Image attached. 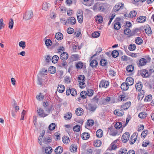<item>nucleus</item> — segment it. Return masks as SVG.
<instances>
[{"label": "nucleus", "mask_w": 154, "mask_h": 154, "mask_svg": "<svg viewBox=\"0 0 154 154\" xmlns=\"http://www.w3.org/2000/svg\"><path fill=\"white\" fill-rule=\"evenodd\" d=\"M105 4L103 3H97L94 5L93 9L94 11L103 12L105 10Z\"/></svg>", "instance_id": "obj_1"}, {"label": "nucleus", "mask_w": 154, "mask_h": 154, "mask_svg": "<svg viewBox=\"0 0 154 154\" xmlns=\"http://www.w3.org/2000/svg\"><path fill=\"white\" fill-rule=\"evenodd\" d=\"M33 16V14L32 11H27L24 14L23 18L25 20H28L31 19Z\"/></svg>", "instance_id": "obj_2"}, {"label": "nucleus", "mask_w": 154, "mask_h": 154, "mask_svg": "<svg viewBox=\"0 0 154 154\" xmlns=\"http://www.w3.org/2000/svg\"><path fill=\"white\" fill-rule=\"evenodd\" d=\"M109 85V82L106 80H101L99 84V87L100 88H106Z\"/></svg>", "instance_id": "obj_3"}, {"label": "nucleus", "mask_w": 154, "mask_h": 154, "mask_svg": "<svg viewBox=\"0 0 154 154\" xmlns=\"http://www.w3.org/2000/svg\"><path fill=\"white\" fill-rule=\"evenodd\" d=\"M138 135V134L137 132H134L130 140V143L131 144H133L135 142Z\"/></svg>", "instance_id": "obj_4"}, {"label": "nucleus", "mask_w": 154, "mask_h": 154, "mask_svg": "<svg viewBox=\"0 0 154 154\" xmlns=\"http://www.w3.org/2000/svg\"><path fill=\"white\" fill-rule=\"evenodd\" d=\"M123 4L120 3H118L114 7L113 11L114 12H116L121 9H122L123 8Z\"/></svg>", "instance_id": "obj_5"}, {"label": "nucleus", "mask_w": 154, "mask_h": 154, "mask_svg": "<svg viewBox=\"0 0 154 154\" xmlns=\"http://www.w3.org/2000/svg\"><path fill=\"white\" fill-rule=\"evenodd\" d=\"M38 115L41 117H45L48 115L46 112H44V110L42 108H39L37 110Z\"/></svg>", "instance_id": "obj_6"}, {"label": "nucleus", "mask_w": 154, "mask_h": 154, "mask_svg": "<svg viewBox=\"0 0 154 154\" xmlns=\"http://www.w3.org/2000/svg\"><path fill=\"white\" fill-rule=\"evenodd\" d=\"M130 137V135L128 132H126L122 136V140L123 142L125 143L128 140Z\"/></svg>", "instance_id": "obj_7"}, {"label": "nucleus", "mask_w": 154, "mask_h": 154, "mask_svg": "<svg viewBox=\"0 0 154 154\" xmlns=\"http://www.w3.org/2000/svg\"><path fill=\"white\" fill-rule=\"evenodd\" d=\"M107 131L109 133V134L112 136H115L118 133L117 131L115 130L111 127L108 128Z\"/></svg>", "instance_id": "obj_8"}, {"label": "nucleus", "mask_w": 154, "mask_h": 154, "mask_svg": "<svg viewBox=\"0 0 154 154\" xmlns=\"http://www.w3.org/2000/svg\"><path fill=\"white\" fill-rule=\"evenodd\" d=\"M152 70H150L149 72L147 70H143L141 73V74L143 77H148L151 74V72H150Z\"/></svg>", "instance_id": "obj_9"}, {"label": "nucleus", "mask_w": 154, "mask_h": 154, "mask_svg": "<svg viewBox=\"0 0 154 154\" xmlns=\"http://www.w3.org/2000/svg\"><path fill=\"white\" fill-rule=\"evenodd\" d=\"M67 23L68 24H70L71 25L75 24L76 23V20L74 17H69L67 19Z\"/></svg>", "instance_id": "obj_10"}, {"label": "nucleus", "mask_w": 154, "mask_h": 154, "mask_svg": "<svg viewBox=\"0 0 154 154\" xmlns=\"http://www.w3.org/2000/svg\"><path fill=\"white\" fill-rule=\"evenodd\" d=\"M51 7V5L47 2H44L42 6V9L45 11L48 10Z\"/></svg>", "instance_id": "obj_11"}, {"label": "nucleus", "mask_w": 154, "mask_h": 154, "mask_svg": "<svg viewBox=\"0 0 154 154\" xmlns=\"http://www.w3.org/2000/svg\"><path fill=\"white\" fill-rule=\"evenodd\" d=\"M131 105V102H128L126 103L125 104L122 105L121 108L122 110H127L130 106Z\"/></svg>", "instance_id": "obj_12"}, {"label": "nucleus", "mask_w": 154, "mask_h": 154, "mask_svg": "<svg viewBox=\"0 0 154 154\" xmlns=\"http://www.w3.org/2000/svg\"><path fill=\"white\" fill-rule=\"evenodd\" d=\"M146 20V17L145 16H140L138 17L136 20L137 23H142L144 22Z\"/></svg>", "instance_id": "obj_13"}, {"label": "nucleus", "mask_w": 154, "mask_h": 154, "mask_svg": "<svg viewBox=\"0 0 154 154\" xmlns=\"http://www.w3.org/2000/svg\"><path fill=\"white\" fill-rule=\"evenodd\" d=\"M114 113L115 115H117L118 116H122L124 114V112L123 110L121 109H116L114 111Z\"/></svg>", "instance_id": "obj_14"}, {"label": "nucleus", "mask_w": 154, "mask_h": 154, "mask_svg": "<svg viewBox=\"0 0 154 154\" xmlns=\"http://www.w3.org/2000/svg\"><path fill=\"white\" fill-rule=\"evenodd\" d=\"M126 82L128 85L131 86L133 84L134 80L132 78L130 77L126 79Z\"/></svg>", "instance_id": "obj_15"}, {"label": "nucleus", "mask_w": 154, "mask_h": 154, "mask_svg": "<svg viewBox=\"0 0 154 154\" xmlns=\"http://www.w3.org/2000/svg\"><path fill=\"white\" fill-rule=\"evenodd\" d=\"M97 107L96 106L92 104H89L88 105V109L90 111L94 112L96 109Z\"/></svg>", "instance_id": "obj_16"}, {"label": "nucleus", "mask_w": 154, "mask_h": 154, "mask_svg": "<svg viewBox=\"0 0 154 154\" xmlns=\"http://www.w3.org/2000/svg\"><path fill=\"white\" fill-rule=\"evenodd\" d=\"M68 57V54L66 52L62 53L60 56V58L63 60H66Z\"/></svg>", "instance_id": "obj_17"}, {"label": "nucleus", "mask_w": 154, "mask_h": 154, "mask_svg": "<svg viewBox=\"0 0 154 154\" xmlns=\"http://www.w3.org/2000/svg\"><path fill=\"white\" fill-rule=\"evenodd\" d=\"M75 112L77 116H80L83 114V110L81 108H78L76 109Z\"/></svg>", "instance_id": "obj_18"}, {"label": "nucleus", "mask_w": 154, "mask_h": 154, "mask_svg": "<svg viewBox=\"0 0 154 154\" xmlns=\"http://www.w3.org/2000/svg\"><path fill=\"white\" fill-rule=\"evenodd\" d=\"M55 37L57 40H61L63 38V35L61 32H58L56 33Z\"/></svg>", "instance_id": "obj_19"}, {"label": "nucleus", "mask_w": 154, "mask_h": 154, "mask_svg": "<svg viewBox=\"0 0 154 154\" xmlns=\"http://www.w3.org/2000/svg\"><path fill=\"white\" fill-rule=\"evenodd\" d=\"M62 141L65 144H67L70 142V140L69 137L67 136H64L62 138Z\"/></svg>", "instance_id": "obj_20"}, {"label": "nucleus", "mask_w": 154, "mask_h": 154, "mask_svg": "<svg viewBox=\"0 0 154 154\" xmlns=\"http://www.w3.org/2000/svg\"><path fill=\"white\" fill-rule=\"evenodd\" d=\"M63 152V148L60 146L57 147L55 149V152L56 154H60Z\"/></svg>", "instance_id": "obj_21"}, {"label": "nucleus", "mask_w": 154, "mask_h": 154, "mask_svg": "<svg viewBox=\"0 0 154 154\" xmlns=\"http://www.w3.org/2000/svg\"><path fill=\"white\" fill-rule=\"evenodd\" d=\"M65 89V87L63 85H59L57 88V90L60 93H62L63 92Z\"/></svg>", "instance_id": "obj_22"}, {"label": "nucleus", "mask_w": 154, "mask_h": 154, "mask_svg": "<svg viewBox=\"0 0 154 154\" xmlns=\"http://www.w3.org/2000/svg\"><path fill=\"white\" fill-rule=\"evenodd\" d=\"M142 85L141 82L137 83L135 85V88L137 91H140L142 88Z\"/></svg>", "instance_id": "obj_23"}, {"label": "nucleus", "mask_w": 154, "mask_h": 154, "mask_svg": "<svg viewBox=\"0 0 154 154\" xmlns=\"http://www.w3.org/2000/svg\"><path fill=\"white\" fill-rule=\"evenodd\" d=\"M121 88L123 90L126 91L128 88V85L126 83H123L121 86Z\"/></svg>", "instance_id": "obj_24"}, {"label": "nucleus", "mask_w": 154, "mask_h": 154, "mask_svg": "<svg viewBox=\"0 0 154 154\" xmlns=\"http://www.w3.org/2000/svg\"><path fill=\"white\" fill-rule=\"evenodd\" d=\"M145 32L148 35H150L151 34L152 31L150 27L148 26L144 29Z\"/></svg>", "instance_id": "obj_25"}, {"label": "nucleus", "mask_w": 154, "mask_h": 154, "mask_svg": "<svg viewBox=\"0 0 154 154\" xmlns=\"http://www.w3.org/2000/svg\"><path fill=\"white\" fill-rule=\"evenodd\" d=\"M76 67L78 69H80L82 68L84 66H85L83 63L81 62H79L76 64Z\"/></svg>", "instance_id": "obj_26"}, {"label": "nucleus", "mask_w": 154, "mask_h": 154, "mask_svg": "<svg viewBox=\"0 0 154 154\" xmlns=\"http://www.w3.org/2000/svg\"><path fill=\"white\" fill-rule=\"evenodd\" d=\"M117 141H115L111 144L110 147L109 148V150L115 149L117 148V145H116L115 143Z\"/></svg>", "instance_id": "obj_27"}, {"label": "nucleus", "mask_w": 154, "mask_h": 154, "mask_svg": "<svg viewBox=\"0 0 154 154\" xmlns=\"http://www.w3.org/2000/svg\"><path fill=\"white\" fill-rule=\"evenodd\" d=\"M146 60L145 58H142L139 60V65L140 66H144L146 64Z\"/></svg>", "instance_id": "obj_28"}, {"label": "nucleus", "mask_w": 154, "mask_h": 154, "mask_svg": "<svg viewBox=\"0 0 154 154\" xmlns=\"http://www.w3.org/2000/svg\"><path fill=\"white\" fill-rule=\"evenodd\" d=\"M103 135V131L101 129L97 130L96 132L97 136L99 138L102 137Z\"/></svg>", "instance_id": "obj_29"}, {"label": "nucleus", "mask_w": 154, "mask_h": 154, "mask_svg": "<svg viewBox=\"0 0 154 154\" xmlns=\"http://www.w3.org/2000/svg\"><path fill=\"white\" fill-rule=\"evenodd\" d=\"M78 80L79 83H82L85 81V78L84 75H80L78 77Z\"/></svg>", "instance_id": "obj_30"}, {"label": "nucleus", "mask_w": 154, "mask_h": 154, "mask_svg": "<svg viewBox=\"0 0 154 154\" xmlns=\"http://www.w3.org/2000/svg\"><path fill=\"white\" fill-rule=\"evenodd\" d=\"M102 144V142L100 140H95L94 143V146L96 147H100Z\"/></svg>", "instance_id": "obj_31"}, {"label": "nucleus", "mask_w": 154, "mask_h": 154, "mask_svg": "<svg viewBox=\"0 0 154 154\" xmlns=\"http://www.w3.org/2000/svg\"><path fill=\"white\" fill-rule=\"evenodd\" d=\"M90 135L88 133H84L82 134V138L84 140H86L89 138Z\"/></svg>", "instance_id": "obj_32"}, {"label": "nucleus", "mask_w": 154, "mask_h": 154, "mask_svg": "<svg viewBox=\"0 0 154 154\" xmlns=\"http://www.w3.org/2000/svg\"><path fill=\"white\" fill-rule=\"evenodd\" d=\"M147 116L146 113L144 112H140L138 115V117L141 119H144Z\"/></svg>", "instance_id": "obj_33"}, {"label": "nucleus", "mask_w": 154, "mask_h": 154, "mask_svg": "<svg viewBox=\"0 0 154 154\" xmlns=\"http://www.w3.org/2000/svg\"><path fill=\"white\" fill-rule=\"evenodd\" d=\"M98 63L96 60H93L91 61L90 63V66L92 67H96Z\"/></svg>", "instance_id": "obj_34"}, {"label": "nucleus", "mask_w": 154, "mask_h": 154, "mask_svg": "<svg viewBox=\"0 0 154 154\" xmlns=\"http://www.w3.org/2000/svg\"><path fill=\"white\" fill-rule=\"evenodd\" d=\"M77 149V147L76 145H72L70 147V150L71 152H76Z\"/></svg>", "instance_id": "obj_35"}, {"label": "nucleus", "mask_w": 154, "mask_h": 154, "mask_svg": "<svg viewBox=\"0 0 154 154\" xmlns=\"http://www.w3.org/2000/svg\"><path fill=\"white\" fill-rule=\"evenodd\" d=\"M135 43L137 45H141L142 43L143 40L140 37H137L135 39Z\"/></svg>", "instance_id": "obj_36"}, {"label": "nucleus", "mask_w": 154, "mask_h": 154, "mask_svg": "<svg viewBox=\"0 0 154 154\" xmlns=\"http://www.w3.org/2000/svg\"><path fill=\"white\" fill-rule=\"evenodd\" d=\"M121 25L119 22L116 23L114 24V28L116 30H119L121 27Z\"/></svg>", "instance_id": "obj_37"}, {"label": "nucleus", "mask_w": 154, "mask_h": 154, "mask_svg": "<svg viewBox=\"0 0 154 154\" xmlns=\"http://www.w3.org/2000/svg\"><path fill=\"white\" fill-rule=\"evenodd\" d=\"M111 100L110 97H107L105 98L103 101V103L104 105H106L108 104V103Z\"/></svg>", "instance_id": "obj_38"}, {"label": "nucleus", "mask_w": 154, "mask_h": 154, "mask_svg": "<svg viewBox=\"0 0 154 154\" xmlns=\"http://www.w3.org/2000/svg\"><path fill=\"white\" fill-rule=\"evenodd\" d=\"M100 64L102 66H106L107 64V60L104 59H101L100 61Z\"/></svg>", "instance_id": "obj_39"}, {"label": "nucleus", "mask_w": 154, "mask_h": 154, "mask_svg": "<svg viewBox=\"0 0 154 154\" xmlns=\"http://www.w3.org/2000/svg\"><path fill=\"white\" fill-rule=\"evenodd\" d=\"M127 150L125 148L121 149L119 152V154H127Z\"/></svg>", "instance_id": "obj_40"}, {"label": "nucleus", "mask_w": 154, "mask_h": 154, "mask_svg": "<svg viewBox=\"0 0 154 154\" xmlns=\"http://www.w3.org/2000/svg\"><path fill=\"white\" fill-rule=\"evenodd\" d=\"M44 95L42 93H40L39 95L37 96L36 98L38 100L40 101L44 99Z\"/></svg>", "instance_id": "obj_41"}, {"label": "nucleus", "mask_w": 154, "mask_h": 154, "mask_svg": "<svg viewBox=\"0 0 154 154\" xmlns=\"http://www.w3.org/2000/svg\"><path fill=\"white\" fill-rule=\"evenodd\" d=\"M59 59V57L58 56L54 55L52 59V62L54 63H56L58 61Z\"/></svg>", "instance_id": "obj_42"}, {"label": "nucleus", "mask_w": 154, "mask_h": 154, "mask_svg": "<svg viewBox=\"0 0 154 154\" xmlns=\"http://www.w3.org/2000/svg\"><path fill=\"white\" fill-rule=\"evenodd\" d=\"M52 152V149L51 147H47L45 149V153L47 154H50Z\"/></svg>", "instance_id": "obj_43"}, {"label": "nucleus", "mask_w": 154, "mask_h": 154, "mask_svg": "<svg viewBox=\"0 0 154 154\" xmlns=\"http://www.w3.org/2000/svg\"><path fill=\"white\" fill-rule=\"evenodd\" d=\"M136 46L134 44L130 45L128 48V49L130 51H134L135 50Z\"/></svg>", "instance_id": "obj_44"}, {"label": "nucleus", "mask_w": 154, "mask_h": 154, "mask_svg": "<svg viewBox=\"0 0 154 154\" xmlns=\"http://www.w3.org/2000/svg\"><path fill=\"white\" fill-rule=\"evenodd\" d=\"M148 133V131L147 130H145L143 131L141 134V137L142 138H144L146 136Z\"/></svg>", "instance_id": "obj_45"}, {"label": "nucleus", "mask_w": 154, "mask_h": 154, "mask_svg": "<svg viewBox=\"0 0 154 154\" xmlns=\"http://www.w3.org/2000/svg\"><path fill=\"white\" fill-rule=\"evenodd\" d=\"M126 70L128 72H131L134 70V66L132 65H128L127 67Z\"/></svg>", "instance_id": "obj_46"}, {"label": "nucleus", "mask_w": 154, "mask_h": 154, "mask_svg": "<svg viewBox=\"0 0 154 154\" xmlns=\"http://www.w3.org/2000/svg\"><path fill=\"white\" fill-rule=\"evenodd\" d=\"M56 69L55 67L51 66L49 68V72L51 74H53L56 71Z\"/></svg>", "instance_id": "obj_47"}, {"label": "nucleus", "mask_w": 154, "mask_h": 154, "mask_svg": "<svg viewBox=\"0 0 154 154\" xmlns=\"http://www.w3.org/2000/svg\"><path fill=\"white\" fill-rule=\"evenodd\" d=\"M72 113L70 112H68V113L66 114L64 117L66 119H69L72 117Z\"/></svg>", "instance_id": "obj_48"}, {"label": "nucleus", "mask_w": 154, "mask_h": 154, "mask_svg": "<svg viewBox=\"0 0 154 154\" xmlns=\"http://www.w3.org/2000/svg\"><path fill=\"white\" fill-rule=\"evenodd\" d=\"M152 98V95H149L145 97L144 101L145 102H146L150 101L151 100Z\"/></svg>", "instance_id": "obj_49"}, {"label": "nucleus", "mask_w": 154, "mask_h": 154, "mask_svg": "<svg viewBox=\"0 0 154 154\" xmlns=\"http://www.w3.org/2000/svg\"><path fill=\"white\" fill-rule=\"evenodd\" d=\"M94 93V91L91 89L87 91V96H88L89 97H90L92 96Z\"/></svg>", "instance_id": "obj_50"}, {"label": "nucleus", "mask_w": 154, "mask_h": 154, "mask_svg": "<svg viewBox=\"0 0 154 154\" xmlns=\"http://www.w3.org/2000/svg\"><path fill=\"white\" fill-rule=\"evenodd\" d=\"M119 55L118 52L116 50L113 51L112 53V57L114 58L116 57Z\"/></svg>", "instance_id": "obj_51"}, {"label": "nucleus", "mask_w": 154, "mask_h": 154, "mask_svg": "<svg viewBox=\"0 0 154 154\" xmlns=\"http://www.w3.org/2000/svg\"><path fill=\"white\" fill-rule=\"evenodd\" d=\"M19 45L20 47L24 49L26 47V43L24 41H21L19 42Z\"/></svg>", "instance_id": "obj_52"}, {"label": "nucleus", "mask_w": 154, "mask_h": 154, "mask_svg": "<svg viewBox=\"0 0 154 154\" xmlns=\"http://www.w3.org/2000/svg\"><path fill=\"white\" fill-rule=\"evenodd\" d=\"M114 126L116 129H119L122 127V124L120 122H117L115 124Z\"/></svg>", "instance_id": "obj_53"}, {"label": "nucleus", "mask_w": 154, "mask_h": 154, "mask_svg": "<svg viewBox=\"0 0 154 154\" xmlns=\"http://www.w3.org/2000/svg\"><path fill=\"white\" fill-rule=\"evenodd\" d=\"M80 127L79 125H76L73 127V130L74 131L79 132L80 131Z\"/></svg>", "instance_id": "obj_54"}, {"label": "nucleus", "mask_w": 154, "mask_h": 154, "mask_svg": "<svg viewBox=\"0 0 154 154\" xmlns=\"http://www.w3.org/2000/svg\"><path fill=\"white\" fill-rule=\"evenodd\" d=\"M55 123H52L48 127L50 131H52L55 129Z\"/></svg>", "instance_id": "obj_55"}, {"label": "nucleus", "mask_w": 154, "mask_h": 154, "mask_svg": "<svg viewBox=\"0 0 154 154\" xmlns=\"http://www.w3.org/2000/svg\"><path fill=\"white\" fill-rule=\"evenodd\" d=\"M100 33L98 32H94L92 34V36L93 38H97L99 36Z\"/></svg>", "instance_id": "obj_56"}, {"label": "nucleus", "mask_w": 154, "mask_h": 154, "mask_svg": "<svg viewBox=\"0 0 154 154\" xmlns=\"http://www.w3.org/2000/svg\"><path fill=\"white\" fill-rule=\"evenodd\" d=\"M87 93L85 91H82L80 93V96L81 98L85 99V98L86 97V96H87Z\"/></svg>", "instance_id": "obj_57"}, {"label": "nucleus", "mask_w": 154, "mask_h": 154, "mask_svg": "<svg viewBox=\"0 0 154 154\" xmlns=\"http://www.w3.org/2000/svg\"><path fill=\"white\" fill-rule=\"evenodd\" d=\"M76 15L77 17H78V16L83 17V12L81 10H79L77 11Z\"/></svg>", "instance_id": "obj_58"}, {"label": "nucleus", "mask_w": 154, "mask_h": 154, "mask_svg": "<svg viewBox=\"0 0 154 154\" xmlns=\"http://www.w3.org/2000/svg\"><path fill=\"white\" fill-rule=\"evenodd\" d=\"M94 124V121L92 120H89L88 121V123L87 126H92Z\"/></svg>", "instance_id": "obj_59"}, {"label": "nucleus", "mask_w": 154, "mask_h": 154, "mask_svg": "<svg viewBox=\"0 0 154 154\" xmlns=\"http://www.w3.org/2000/svg\"><path fill=\"white\" fill-rule=\"evenodd\" d=\"M150 144V142L148 140H144L142 143V146L143 147H146Z\"/></svg>", "instance_id": "obj_60"}, {"label": "nucleus", "mask_w": 154, "mask_h": 154, "mask_svg": "<svg viewBox=\"0 0 154 154\" xmlns=\"http://www.w3.org/2000/svg\"><path fill=\"white\" fill-rule=\"evenodd\" d=\"M76 90L74 88H71V94L72 96H74L77 94Z\"/></svg>", "instance_id": "obj_61"}, {"label": "nucleus", "mask_w": 154, "mask_h": 154, "mask_svg": "<svg viewBox=\"0 0 154 154\" xmlns=\"http://www.w3.org/2000/svg\"><path fill=\"white\" fill-rule=\"evenodd\" d=\"M14 21L13 20L11 19L9 23V27L10 29H12L13 26Z\"/></svg>", "instance_id": "obj_62"}, {"label": "nucleus", "mask_w": 154, "mask_h": 154, "mask_svg": "<svg viewBox=\"0 0 154 154\" xmlns=\"http://www.w3.org/2000/svg\"><path fill=\"white\" fill-rule=\"evenodd\" d=\"M52 42L51 41L50 39H47L45 42V44L47 46H50L51 45Z\"/></svg>", "instance_id": "obj_63"}, {"label": "nucleus", "mask_w": 154, "mask_h": 154, "mask_svg": "<svg viewBox=\"0 0 154 154\" xmlns=\"http://www.w3.org/2000/svg\"><path fill=\"white\" fill-rule=\"evenodd\" d=\"M98 100L99 98L96 96L92 99L91 102L94 103H97Z\"/></svg>", "instance_id": "obj_64"}]
</instances>
